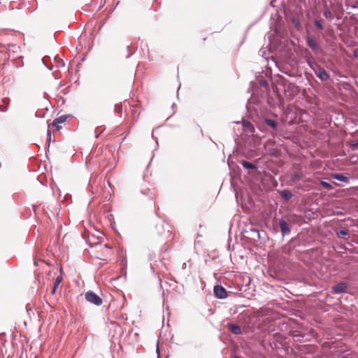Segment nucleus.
Returning a JSON list of instances; mask_svg holds the SVG:
<instances>
[{
	"label": "nucleus",
	"instance_id": "1",
	"mask_svg": "<svg viewBox=\"0 0 358 358\" xmlns=\"http://www.w3.org/2000/svg\"><path fill=\"white\" fill-rule=\"evenodd\" d=\"M85 299L96 306H101L103 303L101 298L92 291H88L85 294Z\"/></svg>",
	"mask_w": 358,
	"mask_h": 358
},
{
	"label": "nucleus",
	"instance_id": "2",
	"mask_svg": "<svg viewBox=\"0 0 358 358\" xmlns=\"http://www.w3.org/2000/svg\"><path fill=\"white\" fill-rule=\"evenodd\" d=\"M67 115H61L60 117L55 119L51 124L49 125V127L55 128V130L59 131L62 128V124H64L66 120Z\"/></svg>",
	"mask_w": 358,
	"mask_h": 358
},
{
	"label": "nucleus",
	"instance_id": "3",
	"mask_svg": "<svg viewBox=\"0 0 358 358\" xmlns=\"http://www.w3.org/2000/svg\"><path fill=\"white\" fill-rule=\"evenodd\" d=\"M214 294L219 299H224L227 296L226 289L221 285H215L214 287Z\"/></svg>",
	"mask_w": 358,
	"mask_h": 358
},
{
	"label": "nucleus",
	"instance_id": "4",
	"mask_svg": "<svg viewBox=\"0 0 358 358\" xmlns=\"http://www.w3.org/2000/svg\"><path fill=\"white\" fill-rule=\"evenodd\" d=\"M315 75L322 80H327L329 79V75L327 74V71L324 69L318 66L317 70H315Z\"/></svg>",
	"mask_w": 358,
	"mask_h": 358
},
{
	"label": "nucleus",
	"instance_id": "5",
	"mask_svg": "<svg viewBox=\"0 0 358 358\" xmlns=\"http://www.w3.org/2000/svg\"><path fill=\"white\" fill-rule=\"evenodd\" d=\"M348 284L345 282H341L335 286L332 287V291L334 294H340L345 292L347 289Z\"/></svg>",
	"mask_w": 358,
	"mask_h": 358
},
{
	"label": "nucleus",
	"instance_id": "6",
	"mask_svg": "<svg viewBox=\"0 0 358 358\" xmlns=\"http://www.w3.org/2000/svg\"><path fill=\"white\" fill-rule=\"evenodd\" d=\"M307 45L314 51H317L319 49V46L317 43L310 37L306 38Z\"/></svg>",
	"mask_w": 358,
	"mask_h": 358
},
{
	"label": "nucleus",
	"instance_id": "7",
	"mask_svg": "<svg viewBox=\"0 0 358 358\" xmlns=\"http://www.w3.org/2000/svg\"><path fill=\"white\" fill-rule=\"evenodd\" d=\"M331 177L334 179H336L338 181H341V182H348L349 181L348 178L341 173H334L331 175Z\"/></svg>",
	"mask_w": 358,
	"mask_h": 358
},
{
	"label": "nucleus",
	"instance_id": "8",
	"mask_svg": "<svg viewBox=\"0 0 358 358\" xmlns=\"http://www.w3.org/2000/svg\"><path fill=\"white\" fill-rule=\"evenodd\" d=\"M229 329L235 334H241V329L240 326L237 324H228Z\"/></svg>",
	"mask_w": 358,
	"mask_h": 358
},
{
	"label": "nucleus",
	"instance_id": "9",
	"mask_svg": "<svg viewBox=\"0 0 358 358\" xmlns=\"http://www.w3.org/2000/svg\"><path fill=\"white\" fill-rule=\"evenodd\" d=\"M280 227L281 232L283 234H289L290 232V229L289 228V226L287 223L285 221H280Z\"/></svg>",
	"mask_w": 358,
	"mask_h": 358
},
{
	"label": "nucleus",
	"instance_id": "10",
	"mask_svg": "<svg viewBox=\"0 0 358 358\" xmlns=\"http://www.w3.org/2000/svg\"><path fill=\"white\" fill-rule=\"evenodd\" d=\"M62 280H63V278H62V275H59V276H57L56 278V279H55V280L54 282V286H53L52 292H51L52 294H55L56 290H57L58 286L62 282Z\"/></svg>",
	"mask_w": 358,
	"mask_h": 358
},
{
	"label": "nucleus",
	"instance_id": "11",
	"mask_svg": "<svg viewBox=\"0 0 358 358\" xmlns=\"http://www.w3.org/2000/svg\"><path fill=\"white\" fill-rule=\"evenodd\" d=\"M280 195L281 196L285 199V200L288 201L289 200L292 196V194L291 193L290 191L289 190H283L280 192Z\"/></svg>",
	"mask_w": 358,
	"mask_h": 358
},
{
	"label": "nucleus",
	"instance_id": "12",
	"mask_svg": "<svg viewBox=\"0 0 358 358\" xmlns=\"http://www.w3.org/2000/svg\"><path fill=\"white\" fill-rule=\"evenodd\" d=\"M242 166L247 169H257L256 166L249 162L247 161H243L241 162Z\"/></svg>",
	"mask_w": 358,
	"mask_h": 358
},
{
	"label": "nucleus",
	"instance_id": "13",
	"mask_svg": "<svg viewBox=\"0 0 358 358\" xmlns=\"http://www.w3.org/2000/svg\"><path fill=\"white\" fill-rule=\"evenodd\" d=\"M349 234V232L346 229H341L336 231V235L339 238H344L345 236H348Z\"/></svg>",
	"mask_w": 358,
	"mask_h": 358
},
{
	"label": "nucleus",
	"instance_id": "14",
	"mask_svg": "<svg viewBox=\"0 0 358 358\" xmlns=\"http://www.w3.org/2000/svg\"><path fill=\"white\" fill-rule=\"evenodd\" d=\"M265 122H266V124L268 126H269V127H272V128H273V129L276 128V127H277V123H276V122H275V120H271V119H266V120H265Z\"/></svg>",
	"mask_w": 358,
	"mask_h": 358
},
{
	"label": "nucleus",
	"instance_id": "15",
	"mask_svg": "<svg viewBox=\"0 0 358 358\" xmlns=\"http://www.w3.org/2000/svg\"><path fill=\"white\" fill-rule=\"evenodd\" d=\"M157 229V233L159 236H162L164 234H165V231L164 230V224H157L156 227Z\"/></svg>",
	"mask_w": 358,
	"mask_h": 358
},
{
	"label": "nucleus",
	"instance_id": "16",
	"mask_svg": "<svg viewBox=\"0 0 358 358\" xmlns=\"http://www.w3.org/2000/svg\"><path fill=\"white\" fill-rule=\"evenodd\" d=\"M320 183L324 188H325L328 190L333 189V186L330 183L324 182V181H321Z\"/></svg>",
	"mask_w": 358,
	"mask_h": 358
},
{
	"label": "nucleus",
	"instance_id": "17",
	"mask_svg": "<svg viewBox=\"0 0 358 358\" xmlns=\"http://www.w3.org/2000/svg\"><path fill=\"white\" fill-rule=\"evenodd\" d=\"M324 15L326 18L332 20L333 19V15L329 9H326L324 11Z\"/></svg>",
	"mask_w": 358,
	"mask_h": 358
},
{
	"label": "nucleus",
	"instance_id": "18",
	"mask_svg": "<svg viewBox=\"0 0 358 358\" xmlns=\"http://www.w3.org/2000/svg\"><path fill=\"white\" fill-rule=\"evenodd\" d=\"M322 20H315L314 22L316 27L320 30H322L324 29V27L322 24Z\"/></svg>",
	"mask_w": 358,
	"mask_h": 358
},
{
	"label": "nucleus",
	"instance_id": "19",
	"mask_svg": "<svg viewBox=\"0 0 358 358\" xmlns=\"http://www.w3.org/2000/svg\"><path fill=\"white\" fill-rule=\"evenodd\" d=\"M301 176L299 173H296L292 176V181L293 182H298L301 180Z\"/></svg>",
	"mask_w": 358,
	"mask_h": 358
},
{
	"label": "nucleus",
	"instance_id": "20",
	"mask_svg": "<svg viewBox=\"0 0 358 358\" xmlns=\"http://www.w3.org/2000/svg\"><path fill=\"white\" fill-rule=\"evenodd\" d=\"M243 125L245 127L253 129V127H252V124L250 122H248V121L244 122Z\"/></svg>",
	"mask_w": 358,
	"mask_h": 358
},
{
	"label": "nucleus",
	"instance_id": "21",
	"mask_svg": "<svg viewBox=\"0 0 358 358\" xmlns=\"http://www.w3.org/2000/svg\"><path fill=\"white\" fill-rule=\"evenodd\" d=\"M354 57L358 58V48H356L353 50Z\"/></svg>",
	"mask_w": 358,
	"mask_h": 358
},
{
	"label": "nucleus",
	"instance_id": "22",
	"mask_svg": "<svg viewBox=\"0 0 358 358\" xmlns=\"http://www.w3.org/2000/svg\"><path fill=\"white\" fill-rule=\"evenodd\" d=\"M293 22L294 23L295 26L296 27H300L301 24H300V22L298 21V20H293Z\"/></svg>",
	"mask_w": 358,
	"mask_h": 358
},
{
	"label": "nucleus",
	"instance_id": "23",
	"mask_svg": "<svg viewBox=\"0 0 358 358\" xmlns=\"http://www.w3.org/2000/svg\"><path fill=\"white\" fill-rule=\"evenodd\" d=\"M9 101H10L9 98H7V97H6V98H4V99H3V102L5 104H8Z\"/></svg>",
	"mask_w": 358,
	"mask_h": 358
},
{
	"label": "nucleus",
	"instance_id": "24",
	"mask_svg": "<svg viewBox=\"0 0 358 358\" xmlns=\"http://www.w3.org/2000/svg\"><path fill=\"white\" fill-rule=\"evenodd\" d=\"M308 62L313 69H314L313 65L317 66V64L315 62H310V61H308Z\"/></svg>",
	"mask_w": 358,
	"mask_h": 358
},
{
	"label": "nucleus",
	"instance_id": "25",
	"mask_svg": "<svg viewBox=\"0 0 358 358\" xmlns=\"http://www.w3.org/2000/svg\"><path fill=\"white\" fill-rule=\"evenodd\" d=\"M40 262V260H39V259H35V261H34V265H35V266H38V262Z\"/></svg>",
	"mask_w": 358,
	"mask_h": 358
},
{
	"label": "nucleus",
	"instance_id": "26",
	"mask_svg": "<svg viewBox=\"0 0 358 358\" xmlns=\"http://www.w3.org/2000/svg\"><path fill=\"white\" fill-rule=\"evenodd\" d=\"M352 145H354V146H357V145H358V140H357V142H356L355 143H354Z\"/></svg>",
	"mask_w": 358,
	"mask_h": 358
},
{
	"label": "nucleus",
	"instance_id": "27",
	"mask_svg": "<svg viewBox=\"0 0 358 358\" xmlns=\"http://www.w3.org/2000/svg\"><path fill=\"white\" fill-rule=\"evenodd\" d=\"M132 53H133V51H131V52H129V54L127 55V57H129L130 56V55H131Z\"/></svg>",
	"mask_w": 358,
	"mask_h": 358
},
{
	"label": "nucleus",
	"instance_id": "28",
	"mask_svg": "<svg viewBox=\"0 0 358 358\" xmlns=\"http://www.w3.org/2000/svg\"><path fill=\"white\" fill-rule=\"evenodd\" d=\"M48 135H50V130L48 131Z\"/></svg>",
	"mask_w": 358,
	"mask_h": 358
},
{
	"label": "nucleus",
	"instance_id": "29",
	"mask_svg": "<svg viewBox=\"0 0 358 358\" xmlns=\"http://www.w3.org/2000/svg\"><path fill=\"white\" fill-rule=\"evenodd\" d=\"M236 358H239V357H236Z\"/></svg>",
	"mask_w": 358,
	"mask_h": 358
}]
</instances>
